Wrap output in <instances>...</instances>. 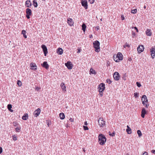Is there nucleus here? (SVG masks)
Here are the masks:
<instances>
[{
	"label": "nucleus",
	"instance_id": "1",
	"mask_svg": "<svg viewBox=\"0 0 155 155\" xmlns=\"http://www.w3.org/2000/svg\"><path fill=\"white\" fill-rule=\"evenodd\" d=\"M106 139L105 136L102 134H100L98 136V142L101 145H104L106 142Z\"/></svg>",
	"mask_w": 155,
	"mask_h": 155
},
{
	"label": "nucleus",
	"instance_id": "2",
	"mask_svg": "<svg viewBox=\"0 0 155 155\" xmlns=\"http://www.w3.org/2000/svg\"><path fill=\"white\" fill-rule=\"evenodd\" d=\"M93 44L94 47L95 48V51L97 52H99L100 51L99 42L97 40L96 41L94 42Z\"/></svg>",
	"mask_w": 155,
	"mask_h": 155
},
{
	"label": "nucleus",
	"instance_id": "3",
	"mask_svg": "<svg viewBox=\"0 0 155 155\" xmlns=\"http://www.w3.org/2000/svg\"><path fill=\"white\" fill-rule=\"evenodd\" d=\"M142 102L143 105L145 106L146 108H148L149 105L147 104L148 100L147 97L145 95H143L142 97Z\"/></svg>",
	"mask_w": 155,
	"mask_h": 155
},
{
	"label": "nucleus",
	"instance_id": "4",
	"mask_svg": "<svg viewBox=\"0 0 155 155\" xmlns=\"http://www.w3.org/2000/svg\"><path fill=\"white\" fill-rule=\"evenodd\" d=\"M98 121L99 125L100 127H103L105 125V121L104 120L103 118L100 117L99 118Z\"/></svg>",
	"mask_w": 155,
	"mask_h": 155
},
{
	"label": "nucleus",
	"instance_id": "5",
	"mask_svg": "<svg viewBox=\"0 0 155 155\" xmlns=\"http://www.w3.org/2000/svg\"><path fill=\"white\" fill-rule=\"evenodd\" d=\"M26 16L28 19H29L30 16L32 15V11L31 9L27 8L26 10Z\"/></svg>",
	"mask_w": 155,
	"mask_h": 155
},
{
	"label": "nucleus",
	"instance_id": "6",
	"mask_svg": "<svg viewBox=\"0 0 155 155\" xmlns=\"http://www.w3.org/2000/svg\"><path fill=\"white\" fill-rule=\"evenodd\" d=\"M98 89H99V91H103L105 89V84L103 83H101L98 85Z\"/></svg>",
	"mask_w": 155,
	"mask_h": 155
},
{
	"label": "nucleus",
	"instance_id": "7",
	"mask_svg": "<svg viewBox=\"0 0 155 155\" xmlns=\"http://www.w3.org/2000/svg\"><path fill=\"white\" fill-rule=\"evenodd\" d=\"M65 66L69 69H71L73 68V65L71 61H68L66 63H65Z\"/></svg>",
	"mask_w": 155,
	"mask_h": 155
},
{
	"label": "nucleus",
	"instance_id": "8",
	"mask_svg": "<svg viewBox=\"0 0 155 155\" xmlns=\"http://www.w3.org/2000/svg\"><path fill=\"white\" fill-rule=\"evenodd\" d=\"M41 47L43 49L45 55L46 56L48 53V50L46 46L45 45H42L41 46Z\"/></svg>",
	"mask_w": 155,
	"mask_h": 155
},
{
	"label": "nucleus",
	"instance_id": "9",
	"mask_svg": "<svg viewBox=\"0 0 155 155\" xmlns=\"http://www.w3.org/2000/svg\"><path fill=\"white\" fill-rule=\"evenodd\" d=\"M81 4L85 9H87L88 8V5L87 1L85 0H82Z\"/></svg>",
	"mask_w": 155,
	"mask_h": 155
},
{
	"label": "nucleus",
	"instance_id": "10",
	"mask_svg": "<svg viewBox=\"0 0 155 155\" xmlns=\"http://www.w3.org/2000/svg\"><path fill=\"white\" fill-rule=\"evenodd\" d=\"M113 77L115 80L116 81L119 80L120 79L119 73L117 72H115L114 74Z\"/></svg>",
	"mask_w": 155,
	"mask_h": 155
},
{
	"label": "nucleus",
	"instance_id": "11",
	"mask_svg": "<svg viewBox=\"0 0 155 155\" xmlns=\"http://www.w3.org/2000/svg\"><path fill=\"white\" fill-rule=\"evenodd\" d=\"M144 50V47L143 45H140L137 47V51L138 53H140Z\"/></svg>",
	"mask_w": 155,
	"mask_h": 155
},
{
	"label": "nucleus",
	"instance_id": "12",
	"mask_svg": "<svg viewBox=\"0 0 155 155\" xmlns=\"http://www.w3.org/2000/svg\"><path fill=\"white\" fill-rule=\"evenodd\" d=\"M40 112L41 110L40 108H38L34 111L33 114L34 116L37 117L40 114Z\"/></svg>",
	"mask_w": 155,
	"mask_h": 155
},
{
	"label": "nucleus",
	"instance_id": "13",
	"mask_svg": "<svg viewBox=\"0 0 155 155\" xmlns=\"http://www.w3.org/2000/svg\"><path fill=\"white\" fill-rule=\"evenodd\" d=\"M32 4L30 0H27L25 2V6L27 8L30 7Z\"/></svg>",
	"mask_w": 155,
	"mask_h": 155
},
{
	"label": "nucleus",
	"instance_id": "14",
	"mask_svg": "<svg viewBox=\"0 0 155 155\" xmlns=\"http://www.w3.org/2000/svg\"><path fill=\"white\" fill-rule=\"evenodd\" d=\"M116 55V57H117V58L118 59V60H122L123 59V56L122 54L120 52H118L117 54Z\"/></svg>",
	"mask_w": 155,
	"mask_h": 155
},
{
	"label": "nucleus",
	"instance_id": "15",
	"mask_svg": "<svg viewBox=\"0 0 155 155\" xmlns=\"http://www.w3.org/2000/svg\"><path fill=\"white\" fill-rule=\"evenodd\" d=\"M42 66L45 68L46 69H48L49 68V66L47 64V61H44L43 64H41Z\"/></svg>",
	"mask_w": 155,
	"mask_h": 155
},
{
	"label": "nucleus",
	"instance_id": "16",
	"mask_svg": "<svg viewBox=\"0 0 155 155\" xmlns=\"http://www.w3.org/2000/svg\"><path fill=\"white\" fill-rule=\"evenodd\" d=\"M68 23L70 26H71L73 25L74 22L72 21V19L71 18H68Z\"/></svg>",
	"mask_w": 155,
	"mask_h": 155
},
{
	"label": "nucleus",
	"instance_id": "17",
	"mask_svg": "<svg viewBox=\"0 0 155 155\" xmlns=\"http://www.w3.org/2000/svg\"><path fill=\"white\" fill-rule=\"evenodd\" d=\"M146 112L145 109L144 108H143L142 110L141 114V116L143 118L144 117L145 115L146 114Z\"/></svg>",
	"mask_w": 155,
	"mask_h": 155
},
{
	"label": "nucleus",
	"instance_id": "18",
	"mask_svg": "<svg viewBox=\"0 0 155 155\" xmlns=\"http://www.w3.org/2000/svg\"><path fill=\"white\" fill-rule=\"evenodd\" d=\"M30 66L31 67V69L32 70H35L37 69V68H33V67H37V66L36 65V64L35 63L33 62L31 63L30 64Z\"/></svg>",
	"mask_w": 155,
	"mask_h": 155
},
{
	"label": "nucleus",
	"instance_id": "19",
	"mask_svg": "<svg viewBox=\"0 0 155 155\" xmlns=\"http://www.w3.org/2000/svg\"><path fill=\"white\" fill-rule=\"evenodd\" d=\"M57 53L58 54L60 55H61L63 54V50L61 48H58L57 49Z\"/></svg>",
	"mask_w": 155,
	"mask_h": 155
},
{
	"label": "nucleus",
	"instance_id": "20",
	"mask_svg": "<svg viewBox=\"0 0 155 155\" xmlns=\"http://www.w3.org/2000/svg\"><path fill=\"white\" fill-rule=\"evenodd\" d=\"M146 34L149 36H150L151 35L152 33L150 29H147L146 31Z\"/></svg>",
	"mask_w": 155,
	"mask_h": 155
},
{
	"label": "nucleus",
	"instance_id": "21",
	"mask_svg": "<svg viewBox=\"0 0 155 155\" xmlns=\"http://www.w3.org/2000/svg\"><path fill=\"white\" fill-rule=\"evenodd\" d=\"M61 86L63 91H66V86L64 83H62L61 84Z\"/></svg>",
	"mask_w": 155,
	"mask_h": 155
},
{
	"label": "nucleus",
	"instance_id": "22",
	"mask_svg": "<svg viewBox=\"0 0 155 155\" xmlns=\"http://www.w3.org/2000/svg\"><path fill=\"white\" fill-rule=\"evenodd\" d=\"M28 115L27 114H25L22 117V119L24 120H26L28 119Z\"/></svg>",
	"mask_w": 155,
	"mask_h": 155
},
{
	"label": "nucleus",
	"instance_id": "23",
	"mask_svg": "<svg viewBox=\"0 0 155 155\" xmlns=\"http://www.w3.org/2000/svg\"><path fill=\"white\" fill-rule=\"evenodd\" d=\"M127 129H126V131L128 134H130L131 133V129L128 126H127Z\"/></svg>",
	"mask_w": 155,
	"mask_h": 155
},
{
	"label": "nucleus",
	"instance_id": "24",
	"mask_svg": "<svg viewBox=\"0 0 155 155\" xmlns=\"http://www.w3.org/2000/svg\"><path fill=\"white\" fill-rule=\"evenodd\" d=\"M26 32L25 30H22L21 34L23 35V37L25 38H27V36L26 35Z\"/></svg>",
	"mask_w": 155,
	"mask_h": 155
},
{
	"label": "nucleus",
	"instance_id": "25",
	"mask_svg": "<svg viewBox=\"0 0 155 155\" xmlns=\"http://www.w3.org/2000/svg\"><path fill=\"white\" fill-rule=\"evenodd\" d=\"M86 26L84 23H83L82 25V29L83 30L84 32H85L86 30Z\"/></svg>",
	"mask_w": 155,
	"mask_h": 155
},
{
	"label": "nucleus",
	"instance_id": "26",
	"mask_svg": "<svg viewBox=\"0 0 155 155\" xmlns=\"http://www.w3.org/2000/svg\"><path fill=\"white\" fill-rule=\"evenodd\" d=\"M60 118L61 120L64 119L65 118V115L63 113H60L59 114Z\"/></svg>",
	"mask_w": 155,
	"mask_h": 155
},
{
	"label": "nucleus",
	"instance_id": "27",
	"mask_svg": "<svg viewBox=\"0 0 155 155\" xmlns=\"http://www.w3.org/2000/svg\"><path fill=\"white\" fill-rule=\"evenodd\" d=\"M21 128L20 126H17L15 128V130L16 132H19L21 130Z\"/></svg>",
	"mask_w": 155,
	"mask_h": 155
},
{
	"label": "nucleus",
	"instance_id": "28",
	"mask_svg": "<svg viewBox=\"0 0 155 155\" xmlns=\"http://www.w3.org/2000/svg\"><path fill=\"white\" fill-rule=\"evenodd\" d=\"M33 4L35 7H37L38 6V3L36 0H34L33 1Z\"/></svg>",
	"mask_w": 155,
	"mask_h": 155
},
{
	"label": "nucleus",
	"instance_id": "29",
	"mask_svg": "<svg viewBox=\"0 0 155 155\" xmlns=\"http://www.w3.org/2000/svg\"><path fill=\"white\" fill-rule=\"evenodd\" d=\"M113 58L114 61H115L116 62H119V61L118 60V59L117 58V57H116V55H114L113 57Z\"/></svg>",
	"mask_w": 155,
	"mask_h": 155
},
{
	"label": "nucleus",
	"instance_id": "30",
	"mask_svg": "<svg viewBox=\"0 0 155 155\" xmlns=\"http://www.w3.org/2000/svg\"><path fill=\"white\" fill-rule=\"evenodd\" d=\"M90 72L92 74H95L96 73L95 71V70H94V69H93L92 68L90 69Z\"/></svg>",
	"mask_w": 155,
	"mask_h": 155
},
{
	"label": "nucleus",
	"instance_id": "31",
	"mask_svg": "<svg viewBox=\"0 0 155 155\" xmlns=\"http://www.w3.org/2000/svg\"><path fill=\"white\" fill-rule=\"evenodd\" d=\"M150 52H151V53H155V47H152L151 48V49L150 50Z\"/></svg>",
	"mask_w": 155,
	"mask_h": 155
},
{
	"label": "nucleus",
	"instance_id": "32",
	"mask_svg": "<svg viewBox=\"0 0 155 155\" xmlns=\"http://www.w3.org/2000/svg\"><path fill=\"white\" fill-rule=\"evenodd\" d=\"M13 124L14 127H17L20 126L19 124L17 122H14L13 123Z\"/></svg>",
	"mask_w": 155,
	"mask_h": 155
},
{
	"label": "nucleus",
	"instance_id": "33",
	"mask_svg": "<svg viewBox=\"0 0 155 155\" xmlns=\"http://www.w3.org/2000/svg\"><path fill=\"white\" fill-rule=\"evenodd\" d=\"M137 133L138 135V136L140 137L141 136L142 134L141 131L140 130H137Z\"/></svg>",
	"mask_w": 155,
	"mask_h": 155
},
{
	"label": "nucleus",
	"instance_id": "34",
	"mask_svg": "<svg viewBox=\"0 0 155 155\" xmlns=\"http://www.w3.org/2000/svg\"><path fill=\"white\" fill-rule=\"evenodd\" d=\"M12 139L13 140L15 141L17 140V136L15 135H14L12 136Z\"/></svg>",
	"mask_w": 155,
	"mask_h": 155
},
{
	"label": "nucleus",
	"instance_id": "35",
	"mask_svg": "<svg viewBox=\"0 0 155 155\" xmlns=\"http://www.w3.org/2000/svg\"><path fill=\"white\" fill-rule=\"evenodd\" d=\"M123 47L125 48H126V47L129 48L130 47V46L129 45L128 43L126 42L125 43V45H124Z\"/></svg>",
	"mask_w": 155,
	"mask_h": 155
},
{
	"label": "nucleus",
	"instance_id": "36",
	"mask_svg": "<svg viewBox=\"0 0 155 155\" xmlns=\"http://www.w3.org/2000/svg\"><path fill=\"white\" fill-rule=\"evenodd\" d=\"M131 12L133 14H135L137 12V9H134L132 10L131 11Z\"/></svg>",
	"mask_w": 155,
	"mask_h": 155
},
{
	"label": "nucleus",
	"instance_id": "37",
	"mask_svg": "<svg viewBox=\"0 0 155 155\" xmlns=\"http://www.w3.org/2000/svg\"><path fill=\"white\" fill-rule=\"evenodd\" d=\"M17 84L19 86H21L22 84V83L21 81H18L17 82Z\"/></svg>",
	"mask_w": 155,
	"mask_h": 155
},
{
	"label": "nucleus",
	"instance_id": "38",
	"mask_svg": "<svg viewBox=\"0 0 155 155\" xmlns=\"http://www.w3.org/2000/svg\"><path fill=\"white\" fill-rule=\"evenodd\" d=\"M138 94H139L137 93H134V96L135 98H137L138 97Z\"/></svg>",
	"mask_w": 155,
	"mask_h": 155
},
{
	"label": "nucleus",
	"instance_id": "39",
	"mask_svg": "<svg viewBox=\"0 0 155 155\" xmlns=\"http://www.w3.org/2000/svg\"><path fill=\"white\" fill-rule=\"evenodd\" d=\"M136 84L137 86L138 87H140L141 86L139 82H136Z\"/></svg>",
	"mask_w": 155,
	"mask_h": 155
},
{
	"label": "nucleus",
	"instance_id": "40",
	"mask_svg": "<svg viewBox=\"0 0 155 155\" xmlns=\"http://www.w3.org/2000/svg\"><path fill=\"white\" fill-rule=\"evenodd\" d=\"M151 56L152 58H154L155 55V53H151Z\"/></svg>",
	"mask_w": 155,
	"mask_h": 155
},
{
	"label": "nucleus",
	"instance_id": "41",
	"mask_svg": "<svg viewBox=\"0 0 155 155\" xmlns=\"http://www.w3.org/2000/svg\"><path fill=\"white\" fill-rule=\"evenodd\" d=\"M106 81L108 83V81H109V84H110L112 82V81L111 80H110V79H107L106 80Z\"/></svg>",
	"mask_w": 155,
	"mask_h": 155
},
{
	"label": "nucleus",
	"instance_id": "42",
	"mask_svg": "<svg viewBox=\"0 0 155 155\" xmlns=\"http://www.w3.org/2000/svg\"><path fill=\"white\" fill-rule=\"evenodd\" d=\"M83 128L84 130H88V128L87 126H84Z\"/></svg>",
	"mask_w": 155,
	"mask_h": 155
},
{
	"label": "nucleus",
	"instance_id": "43",
	"mask_svg": "<svg viewBox=\"0 0 155 155\" xmlns=\"http://www.w3.org/2000/svg\"><path fill=\"white\" fill-rule=\"evenodd\" d=\"M89 2H90V3L91 4H93L94 2V0H88Z\"/></svg>",
	"mask_w": 155,
	"mask_h": 155
},
{
	"label": "nucleus",
	"instance_id": "44",
	"mask_svg": "<svg viewBox=\"0 0 155 155\" xmlns=\"http://www.w3.org/2000/svg\"><path fill=\"white\" fill-rule=\"evenodd\" d=\"M115 134V132L114 131V132H113L112 133V134H109V135L110 136H111L113 137V136H114Z\"/></svg>",
	"mask_w": 155,
	"mask_h": 155
},
{
	"label": "nucleus",
	"instance_id": "45",
	"mask_svg": "<svg viewBox=\"0 0 155 155\" xmlns=\"http://www.w3.org/2000/svg\"><path fill=\"white\" fill-rule=\"evenodd\" d=\"M125 75H126V74H125L123 76V79L124 80H126V77Z\"/></svg>",
	"mask_w": 155,
	"mask_h": 155
},
{
	"label": "nucleus",
	"instance_id": "46",
	"mask_svg": "<svg viewBox=\"0 0 155 155\" xmlns=\"http://www.w3.org/2000/svg\"><path fill=\"white\" fill-rule=\"evenodd\" d=\"M136 34L134 32V31H132V37L133 38H134V36H135Z\"/></svg>",
	"mask_w": 155,
	"mask_h": 155
},
{
	"label": "nucleus",
	"instance_id": "47",
	"mask_svg": "<svg viewBox=\"0 0 155 155\" xmlns=\"http://www.w3.org/2000/svg\"><path fill=\"white\" fill-rule=\"evenodd\" d=\"M99 91L100 92V95L101 97H102L103 96V91L101 92L100 91Z\"/></svg>",
	"mask_w": 155,
	"mask_h": 155
},
{
	"label": "nucleus",
	"instance_id": "48",
	"mask_svg": "<svg viewBox=\"0 0 155 155\" xmlns=\"http://www.w3.org/2000/svg\"><path fill=\"white\" fill-rule=\"evenodd\" d=\"M142 155H148V153L146 152H145L144 153H143Z\"/></svg>",
	"mask_w": 155,
	"mask_h": 155
},
{
	"label": "nucleus",
	"instance_id": "49",
	"mask_svg": "<svg viewBox=\"0 0 155 155\" xmlns=\"http://www.w3.org/2000/svg\"><path fill=\"white\" fill-rule=\"evenodd\" d=\"M12 107V105L10 104V112H13V110H12L11 109Z\"/></svg>",
	"mask_w": 155,
	"mask_h": 155
},
{
	"label": "nucleus",
	"instance_id": "50",
	"mask_svg": "<svg viewBox=\"0 0 155 155\" xmlns=\"http://www.w3.org/2000/svg\"><path fill=\"white\" fill-rule=\"evenodd\" d=\"M2 152V147H0V154H1Z\"/></svg>",
	"mask_w": 155,
	"mask_h": 155
},
{
	"label": "nucleus",
	"instance_id": "51",
	"mask_svg": "<svg viewBox=\"0 0 155 155\" xmlns=\"http://www.w3.org/2000/svg\"><path fill=\"white\" fill-rule=\"evenodd\" d=\"M7 108L8 110L10 111V104H8L7 105Z\"/></svg>",
	"mask_w": 155,
	"mask_h": 155
},
{
	"label": "nucleus",
	"instance_id": "52",
	"mask_svg": "<svg viewBox=\"0 0 155 155\" xmlns=\"http://www.w3.org/2000/svg\"><path fill=\"white\" fill-rule=\"evenodd\" d=\"M69 120L71 122H73L74 121V119L71 118H70L69 119Z\"/></svg>",
	"mask_w": 155,
	"mask_h": 155
},
{
	"label": "nucleus",
	"instance_id": "53",
	"mask_svg": "<svg viewBox=\"0 0 155 155\" xmlns=\"http://www.w3.org/2000/svg\"><path fill=\"white\" fill-rule=\"evenodd\" d=\"M134 28L135 29L137 32H138V30L137 27H134Z\"/></svg>",
	"mask_w": 155,
	"mask_h": 155
},
{
	"label": "nucleus",
	"instance_id": "54",
	"mask_svg": "<svg viewBox=\"0 0 155 155\" xmlns=\"http://www.w3.org/2000/svg\"><path fill=\"white\" fill-rule=\"evenodd\" d=\"M152 153L155 154V150H152L151 151Z\"/></svg>",
	"mask_w": 155,
	"mask_h": 155
},
{
	"label": "nucleus",
	"instance_id": "55",
	"mask_svg": "<svg viewBox=\"0 0 155 155\" xmlns=\"http://www.w3.org/2000/svg\"><path fill=\"white\" fill-rule=\"evenodd\" d=\"M121 19L122 20H124V17L123 15H122L121 16Z\"/></svg>",
	"mask_w": 155,
	"mask_h": 155
},
{
	"label": "nucleus",
	"instance_id": "56",
	"mask_svg": "<svg viewBox=\"0 0 155 155\" xmlns=\"http://www.w3.org/2000/svg\"><path fill=\"white\" fill-rule=\"evenodd\" d=\"M81 49H78V51H77V53H79L80 51H81Z\"/></svg>",
	"mask_w": 155,
	"mask_h": 155
},
{
	"label": "nucleus",
	"instance_id": "57",
	"mask_svg": "<svg viewBox=\"0 0 155 155\" xmlns=\"http://www.w3.org/2000/svg\"><path fill=\"white\" fill-rule=\"evenodd\" d=\"M96 28V30H98L99 29V27L97 26Z\"/></svg>",
	"mask_w": 155,
	"mask_h": 155
},
{
	"label": "nucleus",
	"instance_id": "58",
	"mask_svg": "<svg viewBox=\"0 0 155 155\" xmlns=\"http://www.w3.org/2000/svg\"><path fill=\"white\" fill-rule=\"evenodd\" d=\"M40 88L39 87H36V90H38Z\"/></svg>",
	"mask_w": 155,
	"mask_h": 155
},
{
	"label": "nucleus",
	"instance_id": "59",
	"mask_svg": "<svg viewBox=\"0 0 155 155\" xmlns=\"http://www.w3.org/2000/svg\"><path fill=\"white\" fill-rule=\"evenodd\" d=\"M84 124L86 125H87V121H85L84 122Z\"/></svg>",
	"mask_w": 155,
	"mask_h": 155
},
{
	"label": "nucleus",
	"instance_id": "60",
	"mask_svg": "<svg viewBox=\"0 0 155 155\" xmlns=\"http://www.w3.org/2000/svg\"><path fill=\"white\" fill-rule=\"evenodd\" d=\"M145 9L146 8V6L145 5H144L143 7Z\"/></svg>",
	"mask_w": 155,
	"mask_h": 155
},
{
	"label": "nucleus",
	"instance_id": "61",
	"mask_svg": "<svg viewBox=\"0 0 155 155\" xmlns=\"http://www.w3.org/2000/svg\"><path fill=\"white\" fill-rule=\"evenodd\" d=\"M126 155H129L128 154H127Z\"/></svg>",
	"mask_w": 155,
	"mask_h": 155
},
{
	"label": "nucleus",
	"instance_id": "62",
	"mask_svg": "<svg viewBox=\"0 0 155 155\" xmlns=\"http://www.w3.org/2000/svg\"><path fill=\"white\" fill-rule=\"evenodd\" d=\"M83 151H85L84 150V149H83Z\"/></svg>",
	"mask_w": 155,
	"mask_h": 155
},
{
	"label": "nucleus",
	"instance_id": "63",
	"mask_svg": "<svg viewBox=\"0 0 155 155\" xmlns=\"http://www.w3.org/2000/svg\"><path fill=\"white\" fill-rule=\"evenodd\" d=\"M40 155H41V154H40Z\"/></svg>",
	"mask_w": 155,
	"mask_h": 155
}]
</instances>
